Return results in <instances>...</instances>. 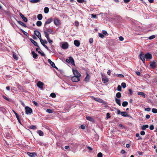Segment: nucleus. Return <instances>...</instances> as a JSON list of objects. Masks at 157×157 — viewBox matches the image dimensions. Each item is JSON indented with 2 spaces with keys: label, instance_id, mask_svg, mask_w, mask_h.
<instances>
[{
  "label": "nucleus",
  "instance_id": "774afa93",
  "mask_svg": "<svg viewBox=\"0 0 157 157\" xmlns=\"http://www.w3.org/2000/svg\"><path fill=\"white\" fill-rule=\"evenodd\" d=\"M136 75L138 76H140L141 74L140 72L139 71H136Z\"/></svg>",
  "mask_w": 157,
  "mask_h": 157
},
{
  "label": "nucleus",
  "instance_id": "338daca9",
  "mask_svg": "<svg viewBox=\"0 0 157 157\" xmlns=\"http://www.w3.org/2000/svg\"><path fill=\"white\" fill-rule=\"evenodd\" d=\"M145 110L147 111H150L151 110V108H145Z\"/></svg>",
  "mask_w": 157,
  "mask_h": 157
},
{
  "label": "nucleus",
  "instance_id": "603ef678",
  "mask_svg": "<svg viewBox=\"0 0 157 157\" xmlns=\"http://www.w3.org/2000/svg\"><path fill=\"white\" fill-rule=\"evenodd\" d=\"M102 33L103 35L104 34L105 35L107 34L108 35V34L107 33V31L105 30L102 31Z\"/></svg>",
  "mask_w": 157,
  "mask_h": 157
},
{
  "label": "nucleus",
  "instance_id": "4468645a",
  "mask_svg": "<svg viewBox=\"0 0 157 157\" xmlns=\"http://www.w3.org/2000/svg\"><path fill=\"white\" fill-rule=\"evenodd\" d=\"M150 66L152 69H154L156 67L155 62L154 61L151 62H150Z\"/></svg>",
  "mask_w": 157,
  "mask_h": 157
},
{
  "label": "nucleus",
  "instance_id": "e433bc0d",
  "mask_svg": "<svg viewBox=\"0 0 157 157\" xmlns=\"http://www.w3.org/2000/svg\"><path fill=\"white\" fill-rule=\"evenodd\" d=\"M40 1V0H31L30 2L33 3H36Z\"/></svg>",
  "mask_w": 157,
  "mask_h": 157
},
{
  "label": "nucleus",
  "instance_id": "f8f14e48",
  "mask_svg": "<svg viewBox=\"0 0 157 157\" xmlns=\"http://www.w3.org/2000/svg\"><path fill=\"white\" fill-rule=\"evenodd\" d=\"M27 154L30 157H35L36 156V153L35 152H27Z\"/></svg>",
  "mask_w": 157,
  "mask_h": 157
},
{
  "label": "nucleus",
  "instance_id": "bb28decb",
  "mask_svg": "<svg viewBox=\"0 0 157 157\" xmlns=\"http://www.w3.org/2000/svg\"><path fill=\"white\" fill-rule=\"evenodd\" d=\"M17 21V22L19 23L20 25L23 26L25 27H27L26 25L24 22H22L20 21Z\"/></svg>",
  "mask_w": 157,
  "mask_h": 157
},
{
  "label": "nucleus",
  "instance_id": "09e8293b",
  "mask_svg": "<svg viewBox=\"0 0 157 157\" xmlns=\"http://www.w3.org/2000/svg\"><path fill=\"white\" fill-rule=\"evenodd\" d=\"M102 154L101 152H99L97 155V157H102Z\"/></svg>",
  "mask_w": 157,
  "mask_h": 157
},
{
  "label": "nucleus",
  "instance_id": "9b49d317",
  "mask_svg": "<svg viewBox=\"0 0 157 157\" xmlns=\"http://www.w3.org/2000/svg\"><path fill=\"white\" fill-rule=\"evenodd\" d=\"M54 22L56 25H58L60 24V21L58 19L56 18L54 19Z\"/></svg>",
  "mask_w": 157,
  "mask_h": 157
},
{
  "label": "nucleus",
  "instance_id": "f257e3e1",
  "mask_svg": "<svg viewBox=\"0 0 157 157\" xmlns=\"http://www.w3.org/2000/svg\"><path fill=\"white\" fill-rule=\"evenodd\" d=\"M139 57L144 64L145 63V58L146 60H150L152 59L151 54L149 53L144 54L142 52H140Z\"/></svg>",
  "mask_w": 157,
  "mask_h": 157
},
{
  "label": "nucleus",
  "instance_id": "c756f323",
  "mask_svg": "<svg viewBox=\"0 0 157 157\" xmlns=\"http://www.w3.org/2000/svg\"><path fill=\"white\" fill-rule=\"evenodd\" d=\"M94 100L100 103H102L103 101L102 99L99 98H94Z\"/></svg>",
  "mask_w": 157,
  "mask_h": 157
},
{
  "label": "nucleus",
  "instance_id": "f3484780",
  "mask_svg": "<svg viewBox=\"0 0 157 157\" xmlns=\"http://www.w3.org/2000/svg\"><path fill=\"white\" fill-rule=\"evenodd\" d=\"M102 80L104 83L108 82L109 81L108 79L103 75H102Z\"/></svg>",
  "mask_w": 157,
  "mask_h": 157
},
{
  "label": "nucleus",
  "instance_id": "7c9ffc66",
  "mask_svg": "<svg viewBox=\"0 0 157 157\" xmlns=\"http://www.w3.org/2000/svg\"><path fill=\"white\" fill-rule=\"evenodd\" d=\"M2 97L4 99H5V100H7L9 101L10 102L11 101V100L10 98L7 97L6 96H5L4 95H3L2 96Z\"/></svg>",
  "mask_w": 157,
  "mask_h": 157
},
{
  "label": "nucleus",
  "instance_id": "9d476101",
  "mask_svg": "<svg viewBox=\"0 0 157 157\" xmlns=\"http://www.w3.org/2000/svg\"><path fill=\"white\" fill-rule=\"evenodd\" d=\"M62 48L63 49H67L68 47V44L67 43L65 42L62 45Z\"/></svg>",
  "mask_w": 157,
  "mask_h": 157
},
{
  "label": "nucleus",
  "instance_id": "052dcab7",
  "mask_svg": "<svg viewBox=\"0 0 157 157\" xmlns=\"http://www.w3.org/2000/svg\"><path fill=\"white\" fill-rule=\"evenodd\" d=\"M89 41L90 43L91 44L93 42V40L92 38H90L89 39Z\"/></svg>",
  "mask_w": 157,
  "mask_h": 157
},
{
  "label": "nucleus",
  "instance_id": "39448f33",
  "mask_svg": "<svg viewBox=\"0 0 157 157\" xmlns=\"http://www.w3.org/2000/svg\"><path fill=\"white\" fill-rule=\"evenodd\" d=\"M34 33L39 39L40 41V40L42 39H41L40 33L39 31L35 30L34 31Z\"/></svg>",
  "mask_w": 157,
  "mask_h": 157
},
{
  "label": "nucleus",
  "instance_id": "6e6d98bb",
  "mask_svg": "<svg viewBox=\"0 0 157 157\" xmlns=\"http://www.w3.org/2000/svg\"><path fill=\"white\" fill-rule=\"evenodd\" d=\"M128 91L129 92V94L131 95H132L133 94V92H132V90L130 89H128Z\"/></svg>",
  "mask_w": 157,
  "mask_h": 157
},
{
  "label": "nucleus",
  "instance_id": "b1692460",
  "mask_svg": "<svg viewBox=\"0 0 157 157\" xmlns=\"http://www.w3.org/2000/svg\"><path fill=\"white\" fill-rule=\"evenodd\" d=\"M28 127L30 129H32L33 130H35L36 129V127L35 125H30L29 126H28Z\"/></svg>",
  "mask_w": 157,
  "mask_h": 157
},
{
  "label": "nucleus",
  "instance_id": "2f4dec72",
  "mask_svg": "<svg viewBox=\"0 0 157 157\" xmlns=\"http://www.w3.org/2000/svg\"><path fill=\"white\" fill-rule=\"evenodd\" d=\"M37 18L38 20H40L43 18V16L42 14H39L37 16Z\"/></svg>",
  "mask_w": 157,
  "mask_h": 157
},
{
  "label": "nucleus",
  "instance_id": "6e6552de",
  "mask_svg": "<svg viewBox=\"0 0 157 157\" xmlns=\"http://www.w3.org/2000/svg\"><path fill=\"white\" fill-rule=\"evenodd\" d=\"M44 85V83L41 81H38L37 82V86L40 89L43 88V86Z\"/></svg>",
  "mask_w": 157,
  "mask_h": 157
},
{
  "label": "nucleus",
  "instance_id": "864d4df0",
  "mask_svg": "<svg viewBox=\"0 0 157 157\" xmlns=\"http://www.w3.org/2000/svg\"><path fill=\"white\" fill-rule=\"evenodd\" d=\"M110 117V113H108L106 114V118L107 119H109Z\"/></svg>",
  "mask_w": 157,
  "mask_h": 157
},
{
  "label": "nucleus",
  "instance_id": "a19ab883",
  "mask_svg": "<svg viewBox=\"0 0 157 157\" xmlns=\"http://www.w3.org/2000/svg\"><path fill=\"white\" fill-rule=\"evenodd\" d=\"M121 86L123 88H124L126 87V84L125 82H122L121 84Z\"/></svg>",
  "mask_w": 157,
  "mask_h": 157
},
{
  "label": "nucleus",
  "instance_id": "f03ea898",
  "mask_svg": "<svg viewBox=\"0 0 157 157\" xmlns=\"http://www.w3.org/2000/svg\"><path fill=\"white\" fill-rule=\"evenodd\" d=\"M66 61L68 63H71L72 65H75V62L73 58L71 57L70 56L69 57V59H67Z\"/></svg>",
  "mask_w": 157,
  "mask_h": 157
},
{
  "label": "nucleus",
  "instance_id": "473e14b6",
  "mask_svg": "<svg viewBox=\"0 0 157 157\" xmlns=\"http://www.w3.org/2000/svg\"><path fill=\"white\" fill-rule=\"evenodd\" d=\"M49 8L47 7H45L44 9V11L46 13H48L49 12Z\"/></svg>",
  "mask_w": 157,
  "mask_h": 157
},
{
  "label": "nucleus",
  "instance_id": "3c124183",
  "mask_svg": "<svg viewBox=\"0 0 157 157\" xmlns=\"http://www.w3.org/2000/svg\"><path fill=\"white\" fill-rule=\"evenodd\" d=\"M155 37V36L154 35H153L150 36L149 37V39L150 40H151V39H152L154 38Z\"/></svg>",
  "mask_w": 157,
  "mask_h": 157
},
{
  "label": "nucleus",
  "instance_id": "49530a36",
  "mask_svg": "<svg viewBox=\"0 0 157 157\" xmlns=\"http://www.w3.org/2000/svg\"><path fill=\"white\" fill-rule=\"evenodd\" d=\"M117 90L118 91H121V87L120 85H119L118 86Z\"/></svg>",
  "mask_w": 157,
  "mask_h": 157
},
{
  "label": "nucleus",
  "instance_id": "e2e57ef3",
  "mask_svg": "<svg viewBox=\"0 0 157 157\" xmlns=\"http://www.w3.org/2000/svg\"><path fill=\"white\" fill-rule=\"evenodd\" d=\"M119 39L120 41H122L124 40V38L122 36H120L119 37Z\"/></svg>",
  "mask_w": 157,
  "mask_h": 157
},
{
  "label": "nucleus",
  "instance_id": "4d7b16f0",
  "mask_svg": "<svg viewBox=\"0 0 157 157\" xmlns=\"http://www.w3.org/2000/svg\"><path fill=\"white\" fill-rule=\"evenodd\" d=\"M23 33L27 36H29V34L27 32H25V31Z\"/></svg>",
  "mask_w": 157,
  "mask_h": 157
},
{
  "label": "nucleus",
  "instance_id": "13d9d810",
  "mask_svg": "<svg viewBox=\"0 0 157 157\" xmlns=\"http://www.w3.org/2000/svg\"><path fill=\"white\" fill-rule=\"evenodd\" d=\"M140 134L141 135H144L145 134V132L144 131H142L140 132Z\"/></svg>",
  "mask_w": 157,
  "mask_h": 157
},
{
  "label": "nucleus",
  "instance_id": "7ed1b4c3",
  "mask_svg": "<svg viewBox=\"0 0 157 157\" xmlns=\"http://www.w3.org/2000/svg\"><path fill=\"white\" fill-rule=\"evenodd\" d=\"M44 33L45 34V36L46 37L48 42L50 44H52V43L53 42V41L52 40H51L50 39L49 37V34L47 32L44 31Z\"/></svg>",
  "mask_w": 157,
  "mask_h": 157
},
{
  "label": "nucleus",
  "instance_id": "c9c22d12",
  "mask_svg": "<svg viewBox=\"0 0 157 157\" xmlns=\"http://www.w3.org/2000/svg\"><path fill=\"white\" fill-rule=\"evenodd\" d=\"M121 94L120 92H117L116 94V96L117 98H120L121 97Z\"/></svg>",
  "mask_w": 157,
  "mask_h": 157
},
{
  "label": "nucleus",
  "instance_id": "5fc2aeb1",
  "mask_svg": "<svg viewBox=\"0 0 157 157\" xmlns=\"http://www.w3.org/2000/svg\"><path fill=\"white\" fill-rule=\"evenodd\" d=\"M149 128L151 130H153L154 129V126L153 125H151L150 126Z\"/></svg>",
  "mask_w": 157,
  "mask_h": 157
},
{
  "label": "nucleus",
  "instance_id": "ea45409f",
  "mask_svg": "<svg viewBox=\"0 0 157 157\" xmlns=\"http://www.w3.org/2000/svg\"><path fill=\"white\" fill-rule=\"evenodd\" d=\"M46 112L49 113H53V110L52 109H48L46 110Z\"/></svg>",
  "mask_w": 157,
  "mask_h": 157
},
{
  "label": "nucleus",
  "instance_id": "2eb2a0df",
  "mask_svg": "<svg viewBox=\"0 0 157 157\" xmlns=\"http://www.w3.org/2000/svg\"><path fill=\"white\" fill-rule=\"evenodd\" d=\"M48 63L51 64V66H52V67H53L55 68H57V67L56 66L54 63V62H52L51 60V59H48Z\"/></svg>",
  "mask_w": 157,
  "mask_h": 157
},
{
  "label": "nucleus",
  "instance_id": "412c9836",
  "mask_svg": "<svg viewBox=\"0 0 157 157\" xmlns=\"http://www.w3.org/2000/svg\"><path fill=\"white\" fill-rule=\"evenodd\" d=\"M32 54L33 55V57L35 59H37L38 55L34 51L32 52Z\"/></svg>",
  "mask_w": 157,
  "mask_h": 157
},
{
  "label": "nucleus",
  "instance_id": "4c0bfd02",
  "mask_svg": "<svg viewBox=\"0 0 157 157\" xmlns=\"http://www.w3.org/2000/svg\"><path fill=\"white\" fill-rule=\"evenodd\" d=\"M136 137H138L137 140H139L142 139L141 137L140 136L139 134L138 133H136Z\"/></svg>",
  "mask_w": 157,
  "mask_h": 157
},
{
  "label": "nucleus",
  "instance_id": "bf43d9fd",
  "mask_svg": "<svg viewBox=\"0 0 157 157\" xmlns=\"http://www.w3.org/2000/svg\"><path fill=\"white\" fill-rule=\"evenodd\" d=\"M33 102L35 106H38V104L37 103V102H36L34 101H33Z\"/></svg>",
  "mask_w": 157,
  "mask_h": 157
},
{
  "label": "nucleus",
  "instance_id": "69168bd1",
  "mask_svg": "<svg viewBox=\"0 0 157 157\" xmlns=\"http://www.w3.org/2000/svg\"><path fill=\"white\" fill-rule=\"evenodd\" d=\"M77 2L79 3H82L84 2V0H77Z\"/></svg>",
  "mask_w": 157,
  "mask_h": 157
},
{
  "label": "nucleus",
  "instance_id": "0e129e2a",
  "mask_svg": "<svg viewBox=\"0 0 157 157\" xmlns=\"http://www.w3.org/2000/svg\"><path fill=\"white\" fill-rule=\"evenodd\" d=\"M138 154L140 155H142L143 152L142 151H138L137 152Z\"/></svg>",
  "mask_w": 157,
  "mask_h": 157
},
{
  "label": "nucleus",
  "instance_id": "20e7f679",
  "mask_svg": "<svg viewBox=\"0 0 157 157\" xmlns=\"http://www.w3.org/2000/svg\"><path fill=\"white\" fill-rule=\"evenodd\" d=\"M25 109V113L26 114H30L32 112V109L29 107L26 106Z\"/></svg>",
  "mask_w": 157,
  "mask_h": 157
},
{
  "label": "nucleus",
  "instance_id": "72a5a7b5",
  "mask_svg": "<svg viewBox=\"0 0 157 157\" xmlns=\"http://www.w3.org/2000/svg\"><path fill=\"white\" fill-rule=\"evenodd\" d=\"M128 104V103L127 101H124L123 102L122 105L123 107H125L127 106Z\"/></svg>",
  "mask_w": 157,
  "mask_h": 157
},
{
  "label": "nucleus",
  "instance_id": "a211bd4d",
  "mask_svg": "<svg viewBox=\"0 0 157 157\" xmlns=\"http://www.w3.org/2000/svg\"><path fill=\"white\" fill-rule=\"evenodd\" d=\"M41 44L44 46L45 48L46 49L48 50L49 51H50V50L48 48V47L45 45L44 44L43 40L42 39L40 40V42Z\"/></svg>",
  "mask_w": 157,
  "mask_h": 157
},
{
  "label": "nucleus",
  "instance_id": "a18cd8bd",
  "mask_svg": "<svg viewBox=\"0 0 157 157\" xmlns=\"http://www.w3.org/2000/svg\"><path fill=\"white\" fill-rule=\"evenodd\" d=\"M38 52L43 56H45V55L43 52H41L40 51H38Z\"/></svg>",
  "mask_w": 157,
  "mask_h": 157
},
{
  "label": "nucleus",
  "instance_id": "79ce46f5",
  "mask_svg": "<svg viewBox=\"0 0 157 157\" xmlns=\"http://www.w3.org/2000/svg\"><path fill=\"white\" fill-rule=\"evenodd\" d=\"M46 31H47L48 32L50 33L51 34H52L53 31L51 29H47L46 30Z\"/></svg>",
  "mask_w": 157,
  "mask_h": 157
},
{
  "label": "nucleus",
  "instance_id": "4be33fe9",
  "mask_svg": "<svg viewBox=\"0 0 157 157\" xmlns=\"http://www.w3.org/2000/svg\"><path fill=\"white\" fill-rule=\"evenodd\" d=\"M30 40L31 41V42L32 43H33L35 46L39 47V46L37 45V43L36 41H35L33 39H30Z\"/></svg>",
  "mask_w": 157,
  "mask_h": 157
},
{
  "label": "nucleus",
  "instance_id": "0eeeda50",
  "mask_svg": "<svg viewBox=\"0 0 157 157\" xmlns=\"http://www.w3.org/2000/svg\"><path fill=\"white\" fill-rule=\"evenodd\" d=\"M79 78L77 76H74L72 78L71 80L73 82H77L80 80Z\"/></svg>",
  "mask_w": 157,
  "mask_h": 157
},
{
  "label": "nucleus",
  "instance_id": "680f3d73",
  "mask_svg": "<svg viewBox=\"0 0 157 157\" xmlns=\"http://www.w3.org/2000/svg\"><path fill=\"white\" fill-rule=\"evenodd\" d=\"M91 16L93 18H96L97 17V15L96 14H92Z\"/></svg>",
  "mask_w": 157,
  "mask_h": 157
},
{
  "label": "nucleus",
  "instance_id": "58836bf2",
  "mask_svg": "<svg viewBox=\"0 0 157 157\" xmlns=\"http://www.w3.org/2000/svg\"><path fill=\"white\" fill-rule=\"evenodd\" d=\"M51 96L53 98H55L56 97V95L55 93H52L50 94Z\"/></svg>",
  "mask_w": 157,
  "mask_h": 157
},
{
  "label": "nucleus",
  "instance_id": "c85d7f7f",
  "mask_svg": "<svg viewBox=\"0 0 157 157\" xmlns=\"http://www.w3.org/2000/svg\"><path fill=\"white\" fill-rule=\"evenodd\" d=\"M37 133L40 136H44L43 132L41 130H38L37 132Z\"/></svg>",
  "mask_w": 157,
  "mask_h": 157
},
{
  "label": "nucleus",
  "instance_id": "5701e85b",
  "mask_svg": "<svg viewBox=\"0 0 157 157\" xmlns=\"http://www.w3.org/2000/svg\"><path fill=\"white\" fill-rule=\"evenodd\" d=\"M148 127L149 126L148 125H143L141 126V128L142 130H145L147 128H148Z\"/></svg>",
  "mask_w": 157,
  "mask_h": 157
},
{
  "label": "nucleus",
  "instance_id": "393cba45",
  "mask_svg": "<svg viewBox=\"0 0 157 157\" xmlns=\"http://www.w3.org/2000/svg\"><path fill=\"white\" fill-rule=\"evenodd\" d=\"M86 119L87 120H88L90 121H94V119L92 117L89 116H86Z\"/></svg>",
  "mask_w": 157,
  "mask_h": 157
},
{
  "label": "nucleus",
  "instance_id": "f704fd0d",
  "mask_svg": "<svg viewBox=\"0 0 157 157\" xmlns=\"http://www.w3.org/2000/svg\"><path fill=\"white\" fill-rule=\"evenodd\" d=\"M42 24V23L40 21H38L36 23V25L39 27Z\"/></svg>",
  "mask_w": 157,
  "mask_h": 157
},
{
  "label": "nucleus",
  "instance_id": "37998d69",
  "mask_svg": "<svg viewBox=\"0 0 157 157\" xmlns=\"http://www.w3.org/2000/svg\"><path fill=\"white\" fill-rule=\"evenodd\" d=\"M152 112L154 113H157V109L155 108H153L152 110Z\"/></svg>",
  "mask_w": 157,
  "mask_h": 157
},
{
  "label": "nucleus",
  "instance_id": "ddd939ff",
  "mask_svg": "<svg viewBox=\"0 0 157 157\" xmlns=\"http://www.w3.org/2000/svg\"><path fill=\"white\" fill-rule=\"evenodd\" d=\"M90 76L87 72H86V76L84 79V80L86 82H88L90 80Z\"/></svg>",
  "mask_w": 157,
  "mask_h": 157
},
{
  "label": "nucleus",
  "instance_id": "423d86ee",
  "mask_svg": "<svg viewBox=\"0 0 157 157\" xmlns=\"http://www.w3.org/2000/svg\"><path fill=\"white\" fill-rule=\"evenodd\" d=\"M73 73L75 75L74 76H77L78 77H80L81 76L80 74L78 72V71L76 70H73Z\"/></svg>",
  "mask_w": 157,
  "mask_h": 157
},
{
  "label": "nucleus",
  "instance_id": "dca6fc26",
  "mask_svg": "<svg viewBox=\"0 0 157 157\" xmlns=\"http://www.w3.org/2000/svg\"><path fill=\"white\" fill-rule=\"evenodd\" d=\"M19 15L24 21L25 22H27V18L26 17H25L23 14H22L21 13H20Z\"/></svg>",
  "mask_w": 157,
  "mask_h": 157
},
{
  "label": "nucleus",
  "instance_id": "de8ad7c7",
  "mask_svg": "<svg viewBox=\"0 0 157 157\" xmlns=\"http://www.w3.org/2000/svg\"><path fill=\"white\" fill-rule=\"evenodd\" d=\"M98 36H99V37L101 38H103L104 37V35L103 34L101 33H98Z\"/></svg>",
  "mask_w": 157,
  "mask_h": 157
},
{
  "label": "nucleus",
  "instance_id": "c03bdc74",
  "mask_svg": "<svg viewBox=\"0 0 157 157\" xmlns=\"http://www.w3.org/2000/svg\"><path fill=\"white\" fill-rule=\"evenodd\" d=\"M117 76L119 78H123L124 77V75L122 74H117Z\"/></svg>",
  "mask_w": 157,
  "mask_h": 157
},
{
  "label": "nucleus",
  "instance_id": "6ab92c4d",
  "mask_svg": "<svg viewBox=\"0 0 157 157\" xmlns=\"http://www.w3.org/2000/svg\"><path fill=\"white\" fill-rule=\"evenodd\" d=\"M115 101L116 103L118 105H119L121 106V100L119 99H118L117 98H115Z\"/></svg>",
  "mask_w": 157,
  "mask_h": 157
},
{
  "label": "nucleus",
  "instance_id": "a878e982",
  "mask_svg": "<svg viewBox=\"0 0 157 157\" xmlns=\"http://www.w3.org/2000/svg\"><path fill=\"white\" fill-rule=\"evenodd\" d=\"M138 94L142 96L144 98H145L146 94L143 92H139L138 93Z\"/></svg>",
  "mask_w": 157,
  "mask_h": 157
},
{
  "label": "nucleus",
  "instance_id": "1a4fd4ad",
  "mask_svg": "<svg viewBox=\"0 0 157 157\" xmlns=\"http://www.w3.org/2000/svg\"><path fill=\"white\" fill-rule=\"evenodd\" d=\"M52 21V19L51 18H50L48 19L47 21L45 22L44 25V28H45L46 25L49 24Z\"/></svg>",
  "mask_w": 157,
  "mask_h": 157
},
{
  "label": "nucleus",
  "instance_id": "8fccbe9b",
  "mask_svg": "<svg viewBox=\"0 0 157 157\" xmlns=\"http://www.w3.org/2000/svg\"><path fill=\"white\" fill-rule=\"evenodd\" d=\"M13 57L14 58V59L17 60L18 59L17 57V56L15 54H13Z\"/></svg>",
  "mask_w": 157,
  "mask_h": 157
},
{
  "label": "nucleus",
  "instance_id": "aec40b11",
  "mask_svg": "<svg viewBox=\"0 0 157 157\" xmlns=\"http://www.w3.org/2000/svg\"><path fill=\"white\" fill-rule=\"evenodd\" d=\"M74 44L76 46L79 47L80 45V42L78 40H75L74 41Z\"/></svg>",
  "mask_w": 157,
  "mask_h": 157
},
{
  "label": "nucleus",
  "instance_id": "cd10ccee",
  "mask_svg": "<svg viewBox=\"0 0 157 157\" xmlns=\"http://www.w3.org/2000/svg\"><path fill=\"white\" fill-rule=\"evenodd\" d=\"M121 115L123 117H128V115L127 113L126 112H121Z\"/></svg>",
  "mask_w": 157,
  "mask_h": 157
}]
</instances>
